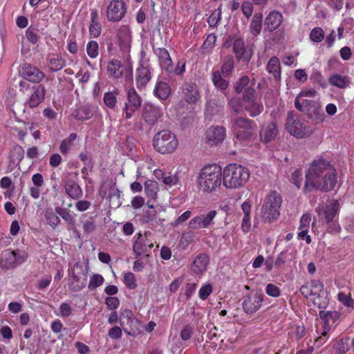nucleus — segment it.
Returning a JSON list of instances; mask_svg holds the SVG:
<instances>
[{
    "label": "nucleus",
    "instance_id": "obj_1",
    "mask_svg": "<svg viewBox=\"0 0 354 354\" xmlns=\"http://www.w3.org/2000/svg\"><path fill=\"white\" fill-rule=\"evenodd\" d=\"M336 170L330 161L318 158L310 165L306 174L305 191L312 188L324 192L334 189L337 178Z\"/></svg>",
    "mask_w": 354,
    "mask_h": 354
},
{
    "label": "nucleus",
    "instance_id": "obj_2",
    "mask_svg": "<svg viewBox=\"0 0 354 354\" xmlns=\"http://www.w3.org/2000/svg\"><path fill=\"white\" fill-rule=\"evenodd\" d=\"M223 176L222 169L216 164L207 165L203 167L198 176V184L200 189L204 192H212L219 187Z\"/></svg>",
    "mask_w": 354,
    "mask_h": 354
},
{
    "label": "nucleus",
    "instance_id": "obj_3",
    "mask_svg": "<svg viewBox=\"0 0 354 354\" xmlns=\"http://www.w3.org/2000/svg\"><path fill=\"white\" fill-rule=\"evenodd\" d=\"M339 209V203L337 201L326 205L318 206L315 209L319 221L326 225V230L329 233L337 234L341 231V227L337 222Z\"/></svg>",
    "mask_w": 354,
    "mask_h": 354
},
{
    "label": "nucleus",
    "instance_id": "obj_4",
    "mask_svg": "<svg viewBox=\"0 0 354 354\" xmlns=\"http://www.w3.org/2000/svg\"><path fill=\"white\" fill-rule=\"evenodd\" d=\"M249 177L247 168L236 163L229 164L223 171V185L228 189L241 187L246 183Z\"/></svg>",
    "mask_w": 354,
    "mask_h": 354
},
{
    "label": "nucleus",
    "instance_id": "obj_5",
    "mask_svg": "<svg viewBox=\"0 0 354 354\" xmlns=\"http://www.w3.org/2000/svg\"><path fill=\"white\" fill-rule=\"evenodd\" d=\"M19 91L26 94L30 93L28 99L25 102V106L30 109L37 107L44 100L46 88L42 84L31 86L28 82L21 80L19 82Z\"/></svg>",
    "mask_w": 354,
    "mask_h": 354
},
{
    "label": "nucleus",
    "instance_id": "obj_6",
    "mask_svg": "<svg viewBox=\"0 0 354 354\" xmlns=\"http://www.w3.org/2000/svg\"><path fill=\"white\" fill-rule=\"evenodd\" d=\"M153 145L160 153H170L177 148L178 140L170 131L162 130L154 136Z\"/></svg>",
    "mask_w": 354,
    "mask_h": 354
},
{
    "label": "nucleus",
    "instance_id": "obj_7",
    "mask_svg": "<svg viewBox=\"0 0 354 354\" xmlns=\"http://www.w3.org/2000/svg\"><path fill=\"white\" fill-rule=\"evenodd\" d=\"M282 198L277 192H272L268 195L261 207V216L265 221L271 222L279 216V208Z\"/></svg>",
    "mask_w": 354,
    "mask_h": 354
},
{
    "label": "nucleus",
    "instance_id": "obj_8",
    "mask_svg": "<svg viewBox=\"0 0 354 354\" xmlns=\"http://www.w3.org/2000/svg\"><path fill=\"white\" fill-rule=\"evenodd\" d=\"M286 128L290 135L297 138H306L314 133V130L294 114L289 112L287 117Z\"/></svg>",
    "mask_w": 354,
    "mask_h": 354
},
{
    "label": "nucleus",
    "instance_id": "obj_9",
    "mask_svg": "<svg viewBox=\"0 0 354 354\" xmlns=\"http://www.w3.org/2000/svg\"><path fill=\"white\" fill-rule=\"evenodd\" d=\"M242 105L251 117L259 115L263 111V104L258 100L253 88H246L243 96Z\"/></svg>",
    "mask_w": 354,
    "mask_h": 354
},
{
    "label": "nucleus",
    "instance_id": "obj_10",
    "mask_svg": "<svg viewBox=\"0 0 354 354\" xmlns=\"http://www.w3.org/2000/svg\"><path fill=\"white\" fill-rule=\"evenodd\" d=\"M86 272L83 266L75 263L70 270L68 288L73 292L80 291L86 285Z\"/></svg>",
    "mask_w": 354,
    "mask_h": 354
},
{
    "label": "nucleus",
    "instance_id": "obj_11",
    "mask_svg": "<svg viewBox=\"0 0 354 354\" xmlns=\"http://www.w3.org/2000/svg\"><path fill=\"white\" fill-rule=\"evenodd\" d=\"M264 299V294L261 290H252L243 298L242 307L244 312L252 315L259 310Z\"/></svg>",
    "mask_w": 354,
    "mask_h": 354
},
{
    "label": "nucleus",
    "instance_id": "obj_12",
    "mask_svg": "<svg viewBox=\"0 0 354 354\" xmlns=\"http://www.w3.org/2000/svg\"><path fill=\"white\" fill-rule=\"evenodd\" d=\"M162 115L163 111L160 106L150 102L145 103L142 109V118L148 126H153Z\"/></svg>",
    "mask_w": 354,
    "mask_h": 354
},
{
    "label": "nucleus",
    "instance_id": "obj_13",
    "mask_svg": "<svg viewBox=\"0 0 354 354\" xmlns=\"http://www.w3.org/2000/svg\"><path fill=\"white\" fill-rule=\"evenodd\" d=\"M127 7L123 0H112L106 8V17L109 21L118 22L125 16Z\"/></svg>",
    "mask_w": 354,
    "mask_h": 354
},
{
    "label": "nucleus",
    "instance_id": "obj_14",
    "mask_svg": "<svg viewBox=\"0 0 354 354\" xmlns=\"http://www.w3.org/2000/svg\"><path fill=\"white\" fill-rule=\"evenodd\" d=\"M233 51L239 61L248 63L253 56V48L250 45H245L244 40L238 37L233 42Z\"/></svg>",
    "mask_w": 354,
    "mask_h": 354
},
{
    "label": "nucleus",
    "instance_id": "obj_15",
    "mask_svg": "<svg viewBox=\"0 0 354 354\" xmlns=\"http://www.w3.org/2000/svg\"><path fill=\"white\" fill-rule=\"evenodd\" d=\"M20 74L24 79L32 83H39L45 77V74L42 71L27 63L21 66Z\"/></svg>",
    "mask_w": 354,
    "mask_h": 354
},
{
    "label": "nucleus",
    "instance_id": "obj_16",
    "mask_svg": "<svg viewBox=\"0 0 354 354\" xmlns=\"http://www.w3.org/2000/svg\"><path fill=\"white\" fill-rule=\"evenodd\" d=\"M217 215L216 210L209 211L207 214L197 216L189 222V227L192 230L207 228L213 224V220Z\"/></svg>",
    "mask_w": 354,
    "mask_h": 354
},
{
    "label": "nucleus",
    "instance_id": "obj_17",
    "mask_svg": "<svg viewBox=\"0 0 354 354\" xmlns=\"http://www.w3.org/2000/svg\"><path fill=\"white\" fill-rule=\"evenodd\" d=\"M151 79V67L148 62L141 63L136 70V81L139 89L145 88Z\"/></svg>",
    "mask_w": 354,
    "mask_h": 354
},
{
    "label": "nucleus",
    "instance_id": "obj_18",
    "mask_svg": "<svg viewBox=\"0 0 354 354\" xmlns=\"http://www.w3.org/2000/svg\"><path fill=\"white\" fill-rule=\"evenodd\" d=\"M183 97L188 104H195L201 98L200 92L195 83H185L183 86Z\"/></svg>",
    "mask_w": 354,
    "mask_h": 354
},
{
    "label": "nucleus",
    "instance_id": "obj_19",
    "mask_svg": "<svg viewBox=\"0 0 354 354\" xmlns=\"http://www.w3.org/2000/svg\"><path fill=\"white\" fill-rule=\"evenodd\" d=\"M278 134V129L273 122L265 123L259 131V140L263 143H268L274 140Z\"/></svg>",
    "mask_w": 354,
    "mask_h": 354
},
{
    "label": "nucleus",
    "instance_id": "obj_20",
    "mask_svg": "<svg viewBox=\"0 0 354 354\" xmlns=\"http://www.w3.org/2000/svg\"><path fill=\"white\" fill-rule=\"evenodd\" d=\"M118 41L121 51L124 54L128 55L130 52L131 36L129 27L128 26H122L118 31Z\"/></svg>",
    "mask_w": 354,
    "mask_h": 354
},
{
    "label": "nucleus",
    "instance_id": "obj_21",
    "mask_svg": "<svg viewBox=\"0 0 354 354\" xmlns=\"http://www.w3.org/2000/svg\"><path fill=\"white\" fill-rule=\"evenodd\" d=\"M153 247L152 243H147V236L139 233L133 245V250L137 256H140L150 251Z\"/></svg>",
    "mask_w": 354,
    "mask_h": 354
},
{
    "label": "nucleus",
    "instance_id": "obj_22",
    "mask_svg": "<svg viewBox=\"0 0 354 354\" xmlns=\"http://www.w3.org/2000/svg\"><path fill=\"white\" fill-rule=\"evenodd\" d=\"M283 17L281 13L275 10L270 12L266 17L264 30L269 32L275 30L280 26Z\"/></svg>",
    "mask_w": 354,
    "mask_h": 354
},
{
    "label": "nucleus",
    "instance_id": "obj_23",
    "mask_svg": "<svg viewBox=\"0 0 354 354\" xmlns=\"http://www.w3.org/2000/svg\"><path fill=\"white\" fill-rule=\"evenodd\" d=\"M225 136V129L223 127H212L207 131V139L212 144H217L223 142Z\"/></svg>",
    "mask_w": 354,
    "mask_h": 354
},
{
    "label": "nucleus",
    "instance_id": "obj_24",
    "mask_svg": "<svg viewBox=\"0 0 354 354\" xmlns=\"http://www.w3.org/2000/svg\"><path fill=\"white\" fill-rule=\"evenodd\" d=\"M224 98H211L206 103L205 114L215 115L223 111L224 107Z\"/></svg>",
    "mask_w": 354,
    "mask_h": 354
},
{
    "label": "nucleus",
    "instance_id": "obj_25",
    "mask_svg": "<svg viewBox=\"0 0 354 354\" xmlns=\"http://www.w3.org/2000/svg\"><path fill=\"white\" fill-rule=\"evenodd\" d=\"M24 150L22 147L18 145H12L9 153V167H16L23 160Z\"/></svg>",
    "mask_w": 354,
    "mask_h": 354
},
{
    "label": "nucleus",
    "instance_id": "obj_26",
    "mask_svg": "<svg viewBox=\"0 0 354 354\" xmlns=\"http://www.w3.org/2000/svg\"><path fill=\"white\" fill-rule=\"evenodd\" d=\"M64 189L66 194L73 199H79L83 196L80 186L73 179L65 181Z\"/></svg>",
    "mask_w": 354,
    "mask_h": 354
},
{
    "label": "nucleus",
    "instance_id": "obj_27",
    "mask_svg": "<svg viewBox=\"0 0 354 354\" xmlns=\"http://www.w3.org/2000/svg\"><path fill=\"white\" fill-rule=\"evenodd\" d=\"M14 250H6L1 254L0 266L6 270L16 267Z\"/></svg>",
    "mask_w": 354,
    "mask_h": 354
},
{
    "label": "nucleus",
    "instance_id": "obj_28",
    "mask_svg": "<svg viewBox=\"0 0 354 354\" xmlns=\"http://www.w3.org/2000/svg\"><path fill=\"white\" fill-rule=\"evenodd\" d=\"M155 53L158 57L159 64L162 70L165 71H169L172 60L167 50L165 48H158L155 50Z\"/></svg>",
    "mask_w": 354,
    "mask_h": 354
},
{
    "label": "nucleus",
    "instance_id": "obj_29",
    "mask_svg": "<svg viewBox=\"0 0 354 354\" xmlns=\"http://www.w3.org/2000/svg\"><path fill=\"white\" fill-rule=\"evenodd\" d=\"M153 94L160 100H165L171 94V88L167 83L159 81L156 84Z\"/></svg>",
    "mask_w": 354,
    "mask_h": 354
},
{
    "label": "nucleus",
    "instance_id": "obj_30",
    "mask_svg": "<svg viewBox=\"0 0 354 354\" xmlns=\"http://www.w3.org/2000/svg\"><path fill=\"white\" fill-rule=\"evenodd\" d=\"M209 263V258L205 254H198L194 259L192 270L196 273H201L206 270Z\"/></svg>",
    "mask_w": 354,
    "mask_h": 354
},
{
    "label": "nucleus",
    "instance_id": "obj_31",
    "mask_svg": "<svg viewBox=\"0 0 354 354\" xmlns=\"http://www.w3.org/2000/svg\"><path fill=\"white\" fill-rule=\"evenodd\" d=\"M91 25L89 26L90 35L93 37H97L101 33V25L98 21V11L96 9L91 10Z\"/></svg>",
    "mask_w": 354,
    "mask_h": 354
},
{
    "label": "nucleus",
    "instance_id": "obj_32",
    "mask_svg": "<svg viewBox=\"0 0 354 354\" xmlns=\"http://www.w3.org/2000/svg\"><path fill=\"white\" fill-rule=\"evenodd\" d=\"M57 213L64 220V221L70 226V229L75 232H77L75 227V218L74 215L66 209L57 207L55 209Z\"/></svg>",
    "mask_w": 354,
    "mask_h": 354
},
{
    "label": "nucleus",
    "instance_id": "obj_33",
    "mask_svg": "<svg viewBox=\"0 0 354 354\" xmlns=\"http://www.w3.org/2000/svg\"><path fill=\"white\" fill-rule=\"evenodd\" d=\"M212 81L214 86L219 90H225L228 86L229 82L221 75L218 70H213L212 73Z\"/></svg>",
    "mask_w": 354,
    "mask_h": 354
},
{
    "label": "nucleus",
    "instance_id": "obj_34",
    "mask_svg": "<svg viewBox=\"0 0 354 354\" xmlns=\"http://www.w3.org/2000/svg\"><path fill=\"white\" fill-rule=\"evenodd\" d=\"M107 71L114 78L118 79L123 75V66L118 60H112L108 63Z\"/></svg>",
    "mask_w": 354,
    "mask_h": 354
},
{
    "label": "nucleus",
    "instance_id": "obj_35",
    "mask_svg": "<svg viewBox=\"0 0 354 354\" xmlns=\"http://www.w3.org/2000/svg\"><path fill=\"white\" fill-rule=\"evenodd\" d=\"M262 22L263 15L261 13L254 14L250 24V30L252 36L257 37L261 33Z\"/></svg>",
    "mask_w": 354,
    "mask_h": 354
},
{
    "label": "nucleus",
    "instance_id": "obj_36",
    "mask_svg": "<svg viewBox=\"0 0 354 354\" xmlns=\"http://www.w3.org/2000/svg\"><path fill=\"white\" fill-rule=\"evenodd\" d=\"M142 104V99L134 88L129 90L127 93V102L125 104L130 107L138 109Z\"/></svg>",
    "mask_w": 354,
    "mask_h": 354
},
{
    "label": "nucleus",
    "instance_id": "obj_37",
    "mask_svg": "<svg viewBox=\"0 0 354 354\" xmlns=\"http://www.w3.org/2000/svg\"><path fill=\"white\" fill-rule=\"evenodd\" d=\"M267 69L268 72L273 75L275 79L278 80L281 77V66L279 59L277 57H272L269 60Z\"/></svg>",
    "mask_w": 354,
    "mask_h": 354
},
{
    "label": "nucleus",
    "instance_id": "obj_38",
    "mask_svg": "<svg viewBox=\"0 0 354 354\" xmlns=\"http://www.w3.org/2000/svg\"><path fill=\"white\" fill-rule=\"evenodd\" d=\"M80 222L82 223L84 232L85 234H90L95 230L96 225L94 217H88L85 214H82L80 216Z\"/></svg>",
    "mask_w": 354,
    "mask_h": 354
},
{
    "label": "nucleus",
    "instance_id": "obj_39",
    "mask_svg": "<svg viewBox=\"0 0 354 354\" xmlns=\"http://www.w3.org/2000/svg\"><path fill=\"white\" fill-rule=\"evenodd\" d=\"M120 325L123 326L125 324L129 325L131 327H137L138 324V320L133 317V314L130 310H124L120 316Z\"/></svg>",
    "mask_w": 354,
    "mask_h": 354
},
{
    "label": "nucleus",
    "instance_id": "obj_40",
    "mask_svg": "<svg viewBox=\"0 0 354 354\" xmlns=\"http://www.w3.org/2000/svg\"><path fill=\"white\" fill-rule=\"evenodd\" d=\"M319 317L324 322V326L330 327V324L335 322L339 318V313L337 311H324L320 310Z\"/></svg>",
    "mask_w": 354,
    "mask_h": 354
},
{
    "label": "nucleus",
    "instance_id": "obj_41",
    "mask_svg": "<svg viewBox=\"0 0 354 354\" xmlns=\"http://www.w3.org/2000/svg\"><path fill=\"white\" fill-rule=\"evenodd\" d=\"M158 187L157 182L148 180L145 183V193L147 197L151 200L157 198Z\"/></svg>",
    "mask_w": 354,
    "mask_h": 354
},
{
    "label": "nucleus",
    "instance_id": "obj_42",
    "mask_svg": "<svg viewBox=\"0 0 354 354\" xmlns=\"http://www.w3.org/2000/svg\"><path fill=\"white\" fill-rule=\"evenodd\" d=\"M149 209H147L142 215V222L144 223H151L155 222L156 223H160V218L158 220L157 212L154 209L153 205H149V202L147 203Z\"/></svg>",
    "mask_w": 354,
    "mask_h": 354
},
{
    "label": "nucleus",
    "instance_id": "obj_43",
    "mask_svg": "<svg viewBox=\"0 0 354 354\" xmlns=\"http://www.w3.org/2000/svg\"><path fill=\"white\" fill-rule=\"evenodd\" d=\"M65 66V61L57 55H53L48 58V66L53 71H57Z\"/></svg>",
    "mask_w": 354,
    "mask_h": 354
},
{
    "label": "nucleus",
    "instance_id": "obj_44",
    "mask_svg": "<svg viewBox=\"0 0 354 354\" xmlns=\"http://www.w3.org/2000/svg\"><path fill=\"white\" fill-rule=\"evenodd\" d=\"M57 214V212H54L53 209H47L44 213V216L47 223L53 229H55L61 222Z\"/></svg>",
    "mask_w": 354,
    "mask_h": 354
},
{
    "label": "nucleus",
    "instance_id": "obj_45",
    "mask_svg": "<svg viewBox=\"0 0 354 354\" xmlns=\"http://www.w3.org/2000/svg\"><path fill=\"white\" fill-rule=\"evenodd\" d=\"M77 134L72 133L68 137L63 140L59 145V151L62 154H66L73 145Z\"/></svg>",
    "mask_w": 354,
    "mask_h": 354
},
{
    "label": "nucleus",
    "instance_id": "obj_46",
    "mask_svg": "<svg viewBox=\"0 0 354 354\" xmlns=\"http://www.w3.org/2000/svg\"><path fill=\"white\" fill-rule=\"evenodd\" d=\"M328 82L337 88H344L348 86L349 82L348 81L346 77L342 76L340 75H332L329 80Z\"/></svg>",
    "mask_w": 354,
    "mask_h": 354
},
{
    "label": "nucleus",
    "instance_id": "obj_47",
    "mask_svg": "<svg viewBox=\"0 0 354 354\" xmlns=\"http://www.w3.org/2000/svg\"><path fill=\"white\" fill-rule=\"evenodd\" d=\"M118 95V91L117 89L105 93L103 97L105 105L110 109H114L116 106Z\"/></svg>",
    "mask_w": 354,
    "mask_h": 354
},
{
    "label": "nucleus",
    "instance_id": "obj_48",
    "mask_svg": "<svg viewBox=\"0 0 354 354\" xmlns=\"http://www.w3.org/2000/svg\"><path fill=\"white\" fill-rule=\"evenodd\" d=\"M216 41V35L214 33L209 34L206 37L205 40L204 41L203 45H202V47H201L202 53H203V54L209 53L213 48Z\"/></svg>",
    "mask_w": 354,
    "mask_h": 354
},
{
    "label": "nucleus",
    "instance_id": "obj_49",
    "mask_svg": "<svg viewBox=\"0 0 354 354\" xmlns=\"http://www.w3.org/2000/svg\"><path fill=\"white\" fill-rule=\"evenodd\" d=\"M74 116L78 120H85L93 116V112L89 107L84 106L75 111Z\"/></svg>",
    "mask_w": 354,
    "mask_h": 354
},
{
    "label": "nucleus",
    "instance_id": "obj_50",
    "mask_svg": "<svg viewBox=\"0 0 354 354\" xmlns=\"http://www.w3.org/2000/svg\"><path fill=\"white\" fill-rule=\"evenodd\" d=\"M348 341V337H344L339 339L335 345V351L337 354H345L350 350Z\"/></svg>",
    "mask_w": 354,
    "mask_h": 354
},
{
    "label": "nucleus",
    "instance_id": "obj_51",
    "mask_svg": "<svg viewBox=\"0 0 354 354\" xmlns=\"http://www.w3.org/2000/svg\"><path fill=\"white\" fill-rule=\"evenodd\" d=\"M185 71V62L184 60H180L178 62L176 66L171 64V68L169 71H166L167 74L170 76L171 75H181Z\"/></svg>",
    "mask_w": 354,
    "mask_h": 354
},
{
    "label": "nucleus",
    "instance_id": "obj_52",
    "mask_svg": "<svg viewBox=\"0 0 354 354\" xmlns=\"http://www.w3.org/2000/svg\"><path fill=\"white\" fill-rule=\"evenodd\" d=\"M250 79L248 76L245 75L241 77L235 84L234 90L236 93H241L243 91L245 93V90L246 88H252L249 86Z\"/></svg>",
    "mask_w": 354,
    "mask_h": 354
},
{
    "label": "nucleus",
    "instance_id": "obj_53",
    "mask_svg": "<svg viewBox=\"0 0 354 354\" xmlns=\"http://www.w3.org/2000/svg\"><path fill=\"white\" fill-rule=\"evenodd\" d=\"M26 36L30 43L35 44L38 41L39 38V30L37 28L30 26L26 31Z\"/></svg>",
    "mask_w": 354,
    "mask_h": 354
},
{
    "label": "nucleus",
    "instance_id": "obj_54",
    "mask_svg": "<svg viewBox=\"0 0 354 354\" xmlns=\"http://www.w3.org/2000/svg\"><path fill=\"white\" fill-rule=\"evenodd\" d=\"M310 39L315 43H319L324 39V32L322 28H314L310 33Z\"/></svg>",
    "mask_w": 354,
    "mask_h": 354
},
{
    "label": "nucleus",
    "instance_id": "obj_55",
    "mask_svg": "<svg viewBox=\"0 0 354 354\" xmlns=\"http://www.w3.org/2000/svg\"><path fill=\"white\" fill-rule=\"evenodd\" d=\"M86 53L91 58H96L99 54L98 44L95 41H90L86 44Z\"/></svg>",
    "mask_w": 354,
    "mask_h": 354
},
{
    "label": "nucleus",
    "instance_id": "obj_56",
    "mask_svg": "<svg viewBox=\"0 0 354 354\" xmlns=\"http://www.w3.org/2000/svg\"><path fill=\"white\" fill-rule=\"evenodd\" d=\"M251 122L252 121L248 118H236L233 120V127L234 128H241L245 129H251Z\"/></svg>",
    "mask_w": 354,
    "mask_h": 354
},
{
    "label": "nucleus",
    "instance_id": "obj_57",
    "mask_svg": "<svg viewBox=\"0 0 354 354\" xmlns=\"http://www.w3.org/2000/svg\"><path fill=\"white\" fill-rule=\"evenodd\" d=\"M104 282V278L101 274H94L91 277L88 288L93 290L100 286Z\"/></svg>",
    "mask_w": 354,
    "mask_h": 354
},
{
    "label": "nucleus",
    "instance_id": "obj_58",
    "mask_svg": "<svg viewBox=\"0 0 354 354\" xmlns=\"http://www.w3.org/2000/svg\"><path fill=\"white\" fill-rule=\"evenodd\" d=\"M329 330L330 327H328V326H323V330L322 331V335L315 339V344L316 346L319 347L326 342L328 339L327 335Z\"/></svg>",
    "mask_w": 354,
    "mask_h": 354
},
{
    "label": "nucleus",
    "instance_id": "obj_59",
    "mask_svg": "<svg viewBox=\"0 0 354 354\" xmlns=\"http://www.w3.org/2000/svg\"><path fill=\"white\" fill-rule=\"evenodd\" d=\"M124 282L126 286L130 289H134L137 286L134 274L131 272L124 274Z\"/></svg>",
    "mask_w": 354,
    "mask_h": 354
},
{
    "label": "nucleus",
    "instance_id": "obj_60",
    "mask_svg": "<svg viewBox=\"0 0 354 354\" xmlns=\"http://www.w3.org/2000/svg\"><path fill=\"white\" fill-rule=\"evenodd\" d=\"M16 267L26 261L28 253L23 250H14Z\"/></svg>",
    "mask_w": 354,
    "mask_h": 354
},
{
    "label": "nucleus",
    "instance_id": "obj_61",
    "mask_svg": "<svg viewBox=\"0 0 354 354\" xmlns=\"http://www.w3.org/2000/svg\"><path fill=\"white\" fill-rule=\"evenodd\" d=\"M162 182L167 185L172 186L175 185L178 182V178L176 174H171V173L165 174L162 176Z\"/></svg>",
    "mask_w": 354,
    "mask_h": 354
},
{
    "label": "nucleus",
    "instance_id": "obj_62",
    "mask_svg": "<svg viewBox=\"0 0 354 354\" xmlns=\"http://www.w3.org/2000/svg\"><path fill=\"white\" fill-rule=\"evenodd\" d=\"M221 11L220 9L212 12L207 20L209 25L212 27L216 26L221 19Z\"/></svg>",
    "mask_w": 354,
    "mask_h": 354
},
{
    "label": "nucleus",
    "instance_id": "obj_63",
    "mask_svg": "<svg viewBox=\"0 0 354 354\" xmlns=\"http://www.w3.org/2000/svg\"><path fill=\"white\" fill-rule=\"evenodd\" d=\"M266 292L270 297H277L281 295V290L277 286L269 283L266 286Z\"/></svg>",
    "mask_w": 354,
    "mask_h": 354
},
{
    "label": "nucleus",
    "instance_id": "obj_64",
    "mask_svg": "<svg viewBox=\"0 0 354 354\" xmlns=\"http://www.w3.org/2000/svg\"><path fill=\"white\" fill-rule=\"evenodd\" d=\"M212 285L209 283L206 284L200 288L199 292H198L199 297L203 300H205L209 297V295L212 293Z\"/></svg>",
    "mask_w": 354,
    "mask_h": 354
}]
</instances>
